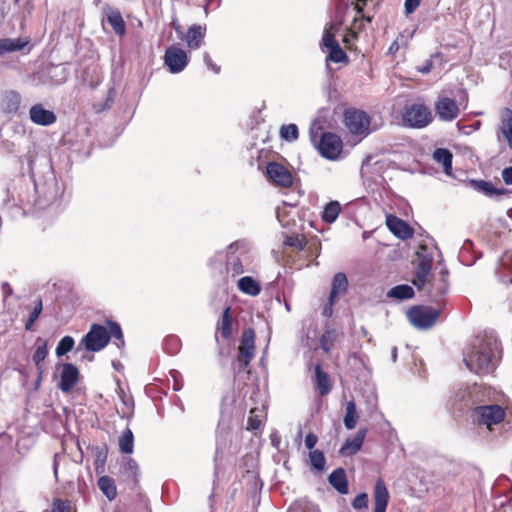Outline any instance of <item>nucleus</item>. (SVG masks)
<instances>
[{
    "mask_svg": "<svg viewBox=\"0 0 512 512\" xmlns=\"http://www.w3.org/2000/svg\"><path fill=\"white\" fill-rule=\"evenodd\" d=\"M110 341L108 330L101 324H92L88 333L82 338L81 343L87 351L98 352L105 348Z\"/></svg>",
    "mask_w": 512,
    "mask_h": 512,
    "instance_id": "423d86ee",
    "label": "nucleus"
},
{
    "mask_svg": "<svg viewBox=\"0 0 512 512\" xmlns=\"http://www.w3.org/2000/svg\"><path fill=\"white\" fill-rule=\"evenodd\" d=\"M341 210L342 208L338 201H330L324 207L321 215L322 221L328 224L335 222Z\"/></svg>",
    "mask_w": 512,
    "mask_h": 512,
    "instance_id": "7c9ffc66",
    "label": "nucleus"
},
{
    "mask_svg": "<svg viewBox=\"0 0 512 512\" xmlns=\"http://www.w3.org/2000/svg\"><path fill=\"white\" fill-rule=\"evenodd\" d=\"M238 289L247 295L257 296L261 292L260 284L251 276H244L237 282Z\"/></svg>",
    "mask_w": 512,
    "mask_h": 512,
    "instance_id": "cd10ccee",
    "label": "nucleus"
},
{
    "mask_svg": "<svg viewBox=\"0 0 512 512\" xmlns=\"http://www.w3.org/2000/svg\"><path fill=\"white\" fill-rule=\"evenodd\" d=\"M502 178L505 184L512 185V166L503 169Z\"/></svg>",
    "mask_w": 512,
    "mask_h": 512,
    "instance_id": "4d7b16f0",
    "label": "nucleus"
},
{
    "mask_svg": "<svg viewBox=\"0 0 512 512\" xmlns=\"http://www.w3.org/2000/svg\"><path fill=\"white\" fill-rule=\"evenodd\" d=\"M115 95V90L113 88H110L107 92V96L104 101L93 104L94 111L96 113H101L105 110L110 109L114 103Z\"/></svg>",
    "mask_w": 512,
    "mask_h": 512,
    "instance_id": "a19ab883",
    "label": "nucleus"
},
{
    "mask_svg": "<svg viewBox=\"0 0 512 512\" xmlns=\"http://www.w3.org/2000/svg\"><path fill=\"white\" fill-rule=\"evenodd\" d=\"M22 97L15 90L4 91L0 95V110L6 115H16L21 107Z\"/></svg>",
    "mask_w": 512,
    "mask_h": 512,
    "instance_id": "2eb2a0df",
    "label": "nucleus"
},
{
    "mask_svg": "<svg viewBox=\"0 0 512 512\" xmlns=\"http://www.w3.org/2000/svg\"><path fill=\"white\" fill-rule=\"evenodd\" d=\"M35 345H36V349H35L32 359L37 368V371L39 374V379H40L44 372L43 361L46 359V357L48 355L47 341H45L41 338H38L36 340Z\"/></svg>",
    "mask_w": 512,
    "mask_h": 512,
    "instance_id": "b1692460",
    "label": "nucleus"
},
{
    "mask_svg": "<svg viewBox=\"0 0 512 512\" xmlns=\"http://www.w3.org/2000/svg\"><path fill=\"white\" fill-rule=\"evenodd\" d=\"M500 131L512 150V110L510 108L502 111Z\"/></svg>",
    "mask_w": 512,
    "mask_h": 512,
    "instance_id": "a878e982",
    "label": "nucleus"
},
{
    "mask_svg": "<svg viewBox=\"0 0 512 512\" xmlns=\"http://www.w3.org/2000/svg\"><path fill=\"white\" fill-rule=\"evenodd\" d=\"M318 442V437L314 433H308L305 437V446L310 451L315 450L314 447Z\"/></svg>",
    "mask_w": 512,
    "mask_h": 512,
    "instance_id": "6e6d98bb",
    "label": "nucleus"
},
{
    "mask_svg": "<svg viewBox=\"0 0 512 512\" xmlns=\"http://www.w3.org/2000/svg\"><path fill=\"white\" fill-rule=\"evenodd\" d=\"M255 354V331L252 328L244 329L238 348L237 361L247 367Z\"/></svg>",
    "mask_w": 512,
    "mask_h": 512,
    "instance_id": "6e6552de",
    "label": "nucleus"
},
{
    "mask_svg": "<svg viewBox=\"0 0 512 512\" xmlns=\"http://www.w3.org/2000/svg\"><path fill=\"white\" fill-rule=\"evenodd\" d=\"M171 24H172V27H173V29L175 30V32L178 34V36H179V37H182L183 32H182V30H181V25H180V23H179L176 19H174V20L172 21V23H171Z\"/></svg>",
    "mask_w": 512,
    "mask_h": 512,
    "instance_id": "338daca9",
    "label": "nucleus"
},
{
    "mask_svg": "<svg viewBox=\"0 0 512 512\" xmlns=\"http://www.w3.org/2000/svg\"><path fill=\"white\" fill-rule=\"evenodd\" d=\"M421 0H405L404 8L405 13L410 15L415 12V10L420 6Z\"/></svg>",
    "mask_w": 512,
    "mask_h": 512,
    "instance_id": "5fc2aeb1",
    "label": "nucleus"
},
{
    "mask_svg": "<svg viewBox=\"0 0 512 512\" xmlns=\"http://www.w3.org/2000/svg\"><path fill=\"white\" fill-rule=\"evenodd\" d=\"M433 119L431 109L420 103L406 105L401 113L402 125L411 129H423L430 125Z\"/></svg>",
    "mask_w": 512,
    "mask_h": 512,
    "instance_id": "f03ea898",
    "label": "nucleus"
},
{
    "mask_svg": "<svg viewBox=\"0 0 512 512\" xmlns=\"http://www.w3.org/2000/svg\"><path fill=\"white\" fill-rule=\"evenodd\" d=\"M78 380L79 371L77 367L71 363L63 364L58 385L59 389L64 393H68L77 384Z\"/></svg>",
    "mask_w": 512,
    "mask_h": 512,
    "instance_id": "dca6fc26",
    "label": "nucleus"
},
{
    "mask_svg": "<svg viewBox=\"0 0 512 512\" xmlns=\"http://www.w3.org/2000/svg\"><path fill=\"white\" fill-rule=\"evenodd\" d=\"M122 474L125 481L136 486L139 482V467L137 462L132 458H128L123 464Z\"/></svg>",
    "mask_w": 512,
    "mask_h": 512,
    "instance_id": "393cba45",
    "label": "nucleus"
},
{
    "mask_svg": "<svg viewBox=\"0 0 512 512\" xmlns=\"http://www.w3.org/2000/svg\"><path fill=\"white\" fill-rule=\"evenodd\" d=\"M30 119L33 123L40 126H49L56 122L57 117L51 110L44 108L42 104H35L29 111Z\"/></svg>",
    "mask_w": 512,
    "mask_h": 512,
    "instance_id": "a211bd4d",
    "label": "nucleus"
},
{
    "mask_svg": "<svg viewBox=\"0 0 512 512\" xmlns=\"http://www.w3.org/2000/svg\"><path fill=\"white\" fill-rule=\"evenodd\" d=\"M359 419L356 404L353 400L346 403V412L343 419L344 425L348 430H352L356 427Z\"/></svg>",
    "mask_w": 512,
    "mask_h": 512,
    "instance_id": "473e14b6",
    "label": "nucleus"
},
{
    "mask_svg": "<svg viewBox=\"0 0 512 512\" xmlns=\"http://www.w3.org/2000/svg\"><path fill=\"white\" fill-rule=\"evenodd\" d=\"M499 345L496 340H483L479 346L464 357L466 367L478 375H487L496 367V352Z\"/></svg>",
    "mask_w": 512,
    "mask_h": 512,
    "instance_id": "f257e3e1",
    "label": "nucleus"
},
{
    "mask_svg": "<svg viewBox=\"0 0 512 512\" xmlns=\"http://www.w3.org/2000/svg\"><path fill=\"white\" fill-rule=\"evenodd\" d=\"M319 129H320V127H317V128L315 129V127H314V126H312V127L310 128V137H311V140H312L313 142H316V139H317V137H318V131H317V130H319Z\"/></svg>",
    "mask_w": 512,
    "mask_h": 512,
    "instance_id": "774afa93",
    "label": "nucleus"
},
{
    "mask_svg": "<svg viewBox=\"0 0 512 512\" xmlns=\"http://www.w3.org/2000/svg\"><path fill=\"white\" fill-rule=\"evenodd\" d=\"M400 49V45H399V42H398V38L396 40H394L391 45L389 46L388 48V54L394 56L397 54V52L399 51Z\"/></svg>",
    "mask_w": 512,
    "mask_h": 512,
    "instance_id": "052dcab7",
    "label": "nucleus"
},
{
    "mask_svg": "<svg viewBox=\"0 0 512 512\" xmlns=\"http://www.w3.org/2000/svg\"><path fill=\"white\" fill-rule=\"evenodd\" d=\"M107 21L111 25L114 32L120 36H123L126 32V24L121 13L117 10L111 11L107 15Z\"/></svg>",
    "mask_w": 512,
    "mask_h": 512,
    "instance_id": "72a5a7b5",
    "label": "nucleus"
},
{
    "mask_svg": "<svg viewBox=\"0 0 512 512\" xmlns=\"http://www.w3.org/2000/svg\"><path fill=\"white\" fill-rule=\"evenodd\" d=\"M28 40H23L21 38L11 39V38H3L0 39V56L5 55L6 53L20 51L24 49L28 45Z\"/></svg>",
    "mask_w": 512,
    "mask_h": 512,
    "instance_id": "c85d7f7f",
    "label": "nucleus"
},
{
    "mask_svg": "<svg viewBox=\"0 0 512 512\" xmlns=\"http://www.w3.org/2000/svg\"><path fill=\"white\" fill-rule=\"evenodd\" d=\"M441 311L426 306H414L408 311L410 322L419 329L432 327L439 319Z\"/></svg>",
    "mask_w": 512,
    "mask_h": 512,
    "instance_id": "39448f33",
    "label": "nucleus"
},
{
    "mask_svg": "<svg viewBox=\"0 0 512 512\" xmlns=\"http://www.w3.org/2000/svg\"><path fill=\"white\" fill-rule=\"evenodd\" d=\"M51 512H70L69 503L62 499H54Z\"/></svg>",
    "mask_w": 512,
    "mask_h": 512,
    "instance_id": "3c124183",
    "label": "nucleus"
},
{
    "mask_svg": "<svg viewBox=\"0 0 512 512\" xmlns=\"http://www.w3.org/2000/svg\"><path fill=\"white\" fill-rule=\"evenodd\" d=\"M307 245L308 252H310L311 255L318 257L321 250V242L317 238H314Z\"/></svg>",
    "mask_w": 512,
    "mask_h": 512,
    "instance_id": "864d4df0",
    "label": "nucleus"
},
{
    "mask_svg": "<svg viewBox=\"0 0 512 512\" xmlns=\"http://www.w3.org/2000/svg\"><path fill=\"white\" fill-rule=\"evenodd\" d=\"M466 397H468L469 399L471 398V395L468 391L458 392L455 396V401L456 400L465 401Z\"/></svg>",
    "mask_w": 512,
    "mask_h": 512,
    "instance_id": "69168bd1",
    "label": "nucleus"
},
{
    "mask_svg": "<svg viewBox=\"0 0 512 512\" xmlns=\"http://www.w3.org/2000/svg\"><path fill=\"white\" fill-rule=\"evenodd\" d=\"M432 268L431 259H422L416 266L414 277L412 280L413 285L418 289H422L427 281V277Z\"/></svg>",
    "mask_w": 512,
    "mask_h": 512,
    "instance_id": "4be33fe9",
    "label": "nucleus"
},
{
    "mask_svg": "<svg viewBox=\"0 0 512 512\" xmlns=\"http://www.w3.org/2000/svg\"><path fill=\"white\" fill-rule=\"evenodd\" d=\"M433 159L443 166V170L446 175L452 174V153L446 148H437L433 152Z\"/></svg>",
    "mask_w": 512,
    "mask_h": 512,
    "instance_id": "bb28decb",
    "label": "nucleus"
},
{
    "mask_svg": "<svg viewBox=\"0 0 512 512\" xmlns=\"http://www.w3.org/2000/svg\"><path fill=\"white\" fill-rule=\"evenodd\" d=\"M366 434L367 429L361 428L356 432L354 437L347 438L342 447L340 448V454L345 457L356 454L361 449Z\"/></svg>",
    "mask_w": 512,
    "mask_h": 512,
    "instance_id": "6ab92c4d",
    "label": "nucleus"
},
{
    "mask_svg": "<svg viewBox=\"0 0 512 512\" xmlns=\"http://www.w3.org/2000/svg\"><path fill=\"white\" fill-rule=\"evenodd\" d=\"M355 9L358 14H361L364 11V7L367 5L368 0H355Z\"/></svg>",
    "mask_w": 512,
    "mask_h": 512,
    "instance_id": "0e129e2a",
    "label": "nucleus"
},
{
    "mask_svg": "<svg viewBox=\"0 0 512 512\" xmlns=\"http://www.w3.org/2000/svg\"><path fill=\"white\" fill-rule=\"evenodd\" d=\"M343 123L351 134L365 137L369 134L371 118L362 110L348 108L344 111Z\"/></svg>",
    "mask_w": 512,
    "mask_h": 512,
    "instance_id": "7ed1b4c3",
    "label": "nucleus"
},
{
    "mask_svg": "<svg viewBox=\"0 0 512 512\" xmlns=\"http://www.w3.org/2000/svg\"><path fill=\"white\" fill-rule=\"evenodd\" d=\"M267 175L277 186L289 188L293 185L292 173L278 162H269L266 167Z\"/></svg>",
    "mask_w": 512,
    "mask_h": 512,
    "instance_id": "9d476101",
    "label": "nucleus"
},
{
    "mask_svg": "<svg viewBox=\"0 0 512 512\" xmlns=\"http://www.w3.org/2000/svg\"><path fill=\"white\" fill-rule=\"evenodd\" d=\"M338 333L335 329H325L320 338V347L325 353H330L335 342L338 340Z\"/></svg>",
    "mask_w": 512,
    "mask_h": 512,
    "instance_id": "f704fd0d",
    "label": "nucleus"
},
{
    "mask_svg": "<svg viewBox=\"0 0 512 512\" xmlns=\"http://www.w3.org/2000/svg\"><path fill=\"white\" fill-rule=\"evenodd\" d=\"M284 244L289 247H295L299 251H302L306 248L308 242L303 235L294 234L287 236L284 240Z\"/></svg>",
    "mask_w": 512,
    "mask_h": 512,
    "instance_id": "37998d69",
    "label": "nucleus"
},
{
    "mask_svg": "<svg viewBox=\"0 0 512 512\" xmlns=\"http://www.w3.org/2000/svg\"><path fill=\"white\" fill-rule=\"evenodd\" d=\"M107 323H108V327H109L108 332L110 334V338L111 337L115 338L116 340L120 341V343L123 345L124 344V336H123L122 329H121L120 325L114 321H108Z\"/></svg>",
    "mask_w": 512,
    "mask_h": 512,
    "instance_id": "de8ad7c7",
    "label": "nucleus"
},
{
    "mask_svg": "<svg viewBox=\"0 0 512 512\" xmlns=\"http://www.w3.org/2000/svg\"><path fill=\"white\" fill-rule=\"evenodd\" d=\"M386 226L392 234L401 240L410 239L414 235V229L407 222L393 214L386 216Z\"/></svg>",
    "mask_w": 512,
    "mask_h": 512,
    "instance_id": "ddd939ff",
    "label": "nucleus"
},
{
    "mask_svg": "<svg viewBox=\"0 0 512 512\" xmlns=\"http://www.w3.org/2000/svg\"><path fill=\"white\" fill-rule=\"evenodd\" d=\"M373 498V512H386L387 506L389 504L390 495L387 486L382 478H378L375 483L373 490Z\"/></svg>",
    "mask_w": 512,
    "mask_h": 512,
    "instance_id": "f3484780",
    "label": "nucleus"
},
{
    "mask_svg": "<svg viewBox=\"0 0 512 512\" xmlns=\"http://www.w3.org/2000/svg\"><path fill=\"white\" fill-rule=\"evenodd\" d=\"M342 148V140L337 134L325 132L320 136L318 149L323 157L335 160L341 154Z\"/></svg>",
    "mask_w": 512,
    "mask_h": 512,
    "instance_id": "0eeeda50",
    "label": "nucleus"
},
{
    "mask_svg": "<svg viewBox=\"0 0 512 512\" xmlns=\"http://www.w3.org/2000/svg\"><path fill=\"white\" fill-rule=\"evenodd\" d=\"M435 111L442 121H453L460 114L457 102L449 97H441L435 102Z\"/></svg>",
    "mask_w": 512,
    "mask_h": 512,
    "instance_id": "f8f14e48",
    "label": "nucleus"
},
{
    "mask_svg": "<svg viewBox=\"0 0 512 512\" xmlns=\"http://www.w3.org/2000/svg\"><path fill=\"white\" fill-rule=\"evenodd\" d=\"M322 43L328 49H330V48L334 47L335 45L339 44L336 41L334 34L331 33L330 31H326L324 33L323 38H322Z\"/></svg>",
    "mask_w": 512,
    "mask_h": 512,
    "instance_id": "603ef678",
    "label": "nucleus"
},
{
    "mask_svg": "<svg viewBox=\"0 0 512 512\" xmlns=\"http://www.w3.org/2000/svg\"><path fill=\"white\" fill-rule=\"evenodd\" d=\"M474 423L485 425L489 430L493 425H498L504 421L505 410L498 404L482 405L473 408Z\"/></svg>",
    "mask_w": 512,
    "mask_h": 512,
    "instance_id": "20e7f679",
    "label": "nucleus"
},
{
    "mask_svg": "<svg viewBox=\"0 0 512 512\" xmlns=\"http://www.w3.org/2000/svg\"><path fill=\"white\" fill-rule=\"evenodd\" d=\"M244 272L242 260L237 256H229L226 260V273L232 278L241 275Z\"/></svg>",
    "mask_w": 512,
    "mask_h": 512,
    "instance_id": "c9c22d12",
    "label": "nucleus"
},
{
    "mask_svg": "<svg viewBox=\"0 0 512 512\" xmlns=\"http://www.w3.org/2000/svg\"><path fill=\"white\" fill-rule=\"evenodd\" d=\"M336 301H332V298L329 296L328 303L323 308V315L325 317H331L333 314V305Z\"/></svg>",
    "mask_w": 512,
    "mask_h": 512,
    "instance_id": "13d9d810",
    "label": "nucleus"
},
{
    "mask_svg": "<svg viewBox=\"0 0 512 512\" xmlns=\"http://www.w3.org/2000/svg\"><path fill=\"white\" fill-rule=\"evenodd\" d=\"M280 135L288 141L296 140L299 136L298 128L295 124L283 125L280 129Z\"/></svg>",
    "mask_w": 512,
    "mask_h": 512,
    "instance_id": "49530a36",
    "label": "nucleus"
},
{
    "mask_svg": "<svg viewBox=\"0 0 512 512\" xmlns=\"http://www.w3.org/2000/svg\"><path fill=\"white\" fill-rule=\"evenodd\" d=\"M235 318L232 315V309L227 306L222 313L221 318L216 324L215 340L219 342V335L224 341H229L234 334Z\"/></svg>",
    "mask_w": 512,
    "mask_h": 512,
    "instance_id": "9b49d317",
    "label": "nucleus"
},
{
    "mask_svg": "<svg viewBox=\"0 0 512 512\" xmlns=\"http://www.w3.org/2000/svg\"><path fill=\"white\" fill-rule=\"evenodd\" d=\"M309 460L313 469L323 471L326 465L324 453L321 450L315 449L309 452Z\"/></svg>",
    "mask_w": 512,
    "mask_h": 512,
    "instance_id": "58836bf2",
    "label": "nucleus"
},
{
    "mask_svg": "<svg viewBox=\"0 0 512 512\" xmlns=\"http://www.w3.org/2000/svg\"><path fill=\"white\" fill-rule=\"evenodd\" d=\"M75 341L71 336H64L56 347V355L58 357L63 356L70 352L74 347Z\"/></svg>",
    "mask_w": 512,
    "mask_h": 512,
    "instance_id": "c03bdc74",
    "label": "nucleus"
},
{
    "mask_svg": "<svg viewBox=\"0 0 512 512\" xmlns=\"http://www.w3.org/2000/svg\"><path fill=\"white\" fill-rule=\"evenodd\" d=\"M266 418V412L264 408L254 407L250 410V415L247 421V430H257L261 427L264 419Z\"/></svg>",
    "mask_w": 512,
    "mask_h": 512,
    "instance_id": "2f4dec72",
    "label": "nucleus"
},
{
    "mask_svg": "<svg viewBox=\"0 0 512 512\" xmlns=\"http://www.w3.org/2000/svg\"><path fill=\"white\" fill-rule=\"evenodd\" d=\"M180 348V340L176 336H170L165 340V349L169 354H175Z\"/></svg>",
    "mask_w": 512,
    "mask_h": 512,
    "instance_id": "09e8293b",
    "label": "nucleus"
},
{
    "mask_svg": "<svg viewBox=\"0 0 512 512\" xmlns=\"http://www.w3.org/2000/svg\"><path fill=\"white\" fill-rule=\"evenodd\" d=\"M119 448L124 454H131L134 450V436L131 429L127 428L123 431L119 438Z\"/></svg>",
    "mask_w": 512,
    "mask_h": 512,
    "instance_id": "e433bc0d",
    "label": "nucleus"
},
{
    "mask_svg": "<svg viewBox=\"0 0 512 512\" xmlns=\"http://www.w3.org/2000/svg\"><path fill=\"white\" fill-rule=\"evenodd\" d=\"M329 484L340 494L345 495L349 492V484L344 468L339 467L328 476Z\"/></svg>",
    "mask_w": 512,
    "mask_h": 512,
    "instance_id": "aec40b11",
    "label": "nucleus"
},
{
    "mask_svg": "<svg viewBox=\"0 0 512 512\" xmlns=\"http://www.w3.org/2000/svg\"><path fill=\"white\" fill-rule=\"evenodd\" d=\"M205 35L206 28L201 25L194 24L189 27L184 40L189 49L195 50L201 46Z\"/></svg>",
    "mask_w": 512,
    "mask_h": 512,
    "instance_id": "412c9836",
    "label": "nucleus"
},
{
    "mask_svg": "<svg viewBox=\"0 0 512 512\" xmlns=\"http://www.w3.org/2000/svg\"><path fill=\"white\" fill-rule=\"evenodd\" d=\"M368 495L367 493L363 492L358 494L352 501V506L356 510H360L363 508H367L368 506Z\"/></svg>",
    "mask_w": 512,
    "mask_h": 512,
    "instance_id": "8fccbe9b",
    "label": "nucleus"
},
{
    "mask_svg": "<svg viewBox=\"0 0 512 512\" xmlns=\"http://www.w3.org/2000/svg\"><path fill=\"white\" fill-rule=\"evenodd\" d=\"M98 487L108 500L112 501L117 497V488L112 477L107 475L101 476L98 479Z\"/></svg>",
    "mask_w": 512,
    "mask_h": 512,
    "instance_id": "c756f323",
    "label": "nucleus"
},
{
    "mask_svg": "<svg viewBox=\"0 0 512 512\" xmlns=\"http://www.w3.org/2000/svg\"><path fill=\"white\" fill-rule=\"evenodd\" d=\"M164 62L171 73H179L187 66L188 56L183 49L170 46L165 51Z\"/></svg>",
    "mask_w": 512,
    "mask_h": 512,
    "instance_id": "1a4fd4ad",
    "label": "nucleus"
},
{
    "mask_svg": "<svg viewBox=\"0 0 512 512\" xmlns=\"http://www.w3.org/2000/svg\"><path fill=\"white\" fill-rule=\"evenodd\" d=\"M473 184L486 195H502L505 192L504 189L494 188L490 182L484 180L473 181Z\"/></svg>",
    "mask_w": 512,
    "mask_h": 512,
    "instance_id": "a18cd8bd",
    "label": "nucleus"
},
{
    "mask_svg": "<svg viewBox=\"0 0 512 512\" xmlns=\"http://www.w3.org/2000/svg\"><path fill=\"white\" fill-rule=\"evenodd\" d=\"M204 61L208 68L213 72L218 73L220 71V67L213 63L211 57L208 54L204 56Z\"/></svg>",
    "mask_w": 512,
    "mask_h": 512,
    "instance_id": "bf43d9fd",
    "label": "nucleus"
},
{
    "mask_svg": "<svg viewBox=\"0 0 512 512\" xmlns=\"http://www.w3.org/2000/svg\"><path fill=\"white\" fill-rule=\"evenodd\" d=\"M348 289V279L345 273L338 272L334 275L331 285V291L329 296L332 298V301H337V299L344 295Z\"/></svg>",
    "mask_w": 512,
    "mask_h": 512,
    "instance_id": "5701e85b",
    "label": "nucleus"
},
{
    "mask_svg": "<svg viewBox=\"0 0 512 512\" xmlns=\"http://www.w3.org/2000/svg\"><path fill=\"white\" fill-rule=\"evenodd\" d=\"M43 310V304L41 298H38L34 302V306L30 310L29 318L27 322L25 323V329L30 330L35 323V321L40 316L41 312Z\"/></svg>",
    "mask_w": 512,
    "mask_h": 512,
    "instance_id": "79ce46f5",
    "label": "nucleus"
},
{
    "mask_svg": "<svg viewBox=\"0 0 512 512\" xmlns=\"http://www.w3.org/2000/svg\"><path fill=\"white\" fill-rule=\"evenodd\" d=\"M314 388L319 396L324 397L328 395L333 387L330 375L323 370L322 365L317 363L314 366V375L312 377Z\"/></svg>",
    "mask_w": 512,
    "mask_h": 512,
    "instance_id": "4468645a",
    "label": "nucleus"
},
{
    "mask_svg": "<svg viewBox=\"0 0 512 512\" xmlns=\"http://www.w3.org/2000/svg\"><path fill=\"white\" fill-rule=\"evenodd\" d=\"M2 291H3L5 299L7 297L11 296L12 293H13V290H12V288H11V286H10V284L8 282H3L2 283Z\"/></svg>",
    "mask_w": 512,
    "mask_h": 512,
    "instance_id": "680f3d73",
    "label": "nucleus"
},
{
    "mask_svg": "<svg viewBox=\"0 0 512 512\" xmlns=\"http://www.w3.org/2000/svg\"><path fill=\"white\" fill-rule=\"evenodd\" d=\"M326 61L347 64L349 62V58H348L347 54L343 51V49L340 47V45L338 44L329 49V53L326 58Z\"/></svg>",
    "mask_w": 512,
    "mask_h": 512,
    "instance_id": "ea45409f",
    "label": "nucleus"
},
{
    "mask_svg": "<svg viewBox=\"0 0 512 512\" xmlns=\"http://www.w3.org/2000/svg\"><path fill=\"white\" fill-rule=\"evenodd\" d=\"M388 296L400 300L409 299L414 296V290L411 286L406 284L397 285L388 292Z\"/></svg>",
    "mask_w": 512,
    "mask_h": 512,
    "instance_id": "4c0bfd02",
    "label": "nucleus"
},
{
    "mask_svg": "<svg viewBox=\"0 0 512 512\" xmlns=\"http://www.w3.org/2000/svg\"><path fill=\"white\" fill-rule=\"evenodd\" d=\"M432 67H433V63H432V61L429 60L422 67H418L417 70H418V72H420L422 74H427L431 71Z\"/></svg>",
    "mask_w": 512,
    "mask_h": 512,
    "instance_id": "e2e57ef3",
    "label": "nucleus"
}]
</instances>
